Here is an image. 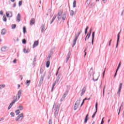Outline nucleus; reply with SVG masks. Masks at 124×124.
Segmentation results:
<instances>
[{"instance_id": "f257e3e1", "label": "nucleus", "mask_w": 124, "mask_h": 124, "mask_svg": "<svg viewBox=\"0 0 124 124\" xmlns=\"http://www.w3.org/2000/svg\"><path fill=\"white\" fill-rule=\"evenodd\" d=\"M60 107H61V105H60V104L57 105V104L54 103L52 108V112H54L55 118H56L58 116V114H59Z\"/></svg>"}, {"instance_id": "f03ea898", "label": "nucleus", "mask_w": 124, "mask_h": 124, "mask_svg": "<svg viewBox=\"0 0 124 124\" xmlns=\"http://www.w3.org/2000/svg\"><path fill=\"white\" fill-rule=\"evenodd\" d=\"M62 20H63L64 21V20H65V18H66V13H64L62 15V11L60 10L58 12V14L57 15V18H58L59 21H60V20H61V19H62Z\"/></svg>"}, {"instance_id": "7ed1b4c3", "label": "nucleus", "mask_w": 124, "mask_h": 124, "mask_svg": "<svg viewBox=\"0 0 124 124\" xmlns=\"http://www.w3.org/2000/svg\"><path fill=\"white\" fill-rule=\"evenodd\" d=\"M81 32H82V30H81L78 33V34H75V38L74 39V40L73 41L72 47H74L76 45L77 39H78V37H79V36L80 35V34H81Z\"/></svg>"}, {"instance_id": "20e7f679", "label": "nucleus", "mask_w": 124, "mask_h": 124, "mask_svg": "<svg viewBox=\"0 0 124 124\" xmlns=\"http://www.w3.org/2000/svg\"><path fill=\"white\" fill-rule=\"evenodd\" d=\"M60 79H61V75H59L57 78L56 81L53 83L52 85V87L51 89V92H53L54 88H55V86H56V84H58L59 83V81H60Z\"/></svg>"}, {"instance_id": "39448f33", "label": "nucleus", "mask_w": 124, "mask_h": 124, "mask_svg": "<svg viewBox=\"0 0 124 124\" xmlns=\"http://www.w3.org/2000/svg\"><path fill=\"white\" fill-rule=\"evenodd\" d=\"M22 92H23L22 90H19L18 91L16 97V100H14L15 101H18V100L20 99V97H21V95H22Z\"/></svg>"}, {"instance_id": "423d86ee", "label": "nucleus", "mask_w": 124, "mask_h": 124, "mask_svg": "<svg viewBox=\"0 0 124 124\" xmlns=\"http://www.w3.org/2000/svg\"><path fill=\"white\" fill-rule=\"evenodd\" d=\"M23 118L24 115L23 114V113H21L19 115V116L17 117V118H16V122H20L22 121V120H23Z\"/></svg>"}, {"instance_id": "0eeeda50", "label": "nucleus", "mask_w": 124, "mask_h": 124, "mask_svg": "<svg viewBox=\"0 0 124 124\" xmlns=\"http://www.w3.org/2000/svg\"><path fill=\"white\" fill-rule=\"evenodd\" d=\"M45 77V73L41 76V79L39 85H41L43 83V80H44V78Z\"/></svg>"}, {"instance_id": "6e6552de", "label": "nucleus", "mask_w": 124, "mask_h": 124, "mask_svg": "<svg viewBox=\"0 0 124 124\" xmlns=\"http://www.w3.org/2000/svg\"><path fill=\"white\" fill-rule=\"evenodd\" d=\"M123 86V83H121L119 87L118 88V91L117 92V94L120 96V94H121V91L122 90V87Z\"/></svg>"}, {"instance_id": "1a4fd4ad", "label": "nucleus", "mask_w": 124, "mask_h": 124, "mask_svg": "<svg viewBox=\"0 0 124 124\" xmlns=\"http://www.w3.org/2000/svg\"><path fill=\"white\" fill-rule=\"evenodd\" d=\"M16 102V101H15V100H14L10 104V105L9 106L8 108V110H9L10 109H11V108L12 107V106H13L14 104H15V103Z\"/></svg>"}, {"instance_id": "9d476101", "label": "nucleus", "mask_w": 124, "mask_h": 124, "mask_svg": "<svg viewBox=\"0 0 124 124\" xmlns=\"http://www.w3.org/2000/svg\"><path fill=\"white\" fill-rule=\"evenodd\" d=\"M121 32H119L117 34V44H116V48H118V46L119 45V41H120V34Z\"/></svg>"}, {"instance_id": "9b49d317", "label": "nucleus", "mask_w": 124, "mask_h": 124, "mask_svg": "<svg viewBox=\"0 0 124 124\" xmlns=\"http://www.w3.org/2000/svg\"><path fill=\"white\" fill-rule=\"evenodd\" d=\"M6 16L8 17V18H11L12 17V13L10 12H7L6 13Z\"/></svg>"}, {"instance_id": "f8f14e48", "label": "nucleus", "mask_w": 124, "mask_h": 124, "mask_svg": "<svg viewBox=\"0 0 124 124\" xmlns=\"http://www.w3.org/2000/svg\"><path fill=\"white\" fill-rule=\"evenodd\" d=\"M97 103H96L95 104V112L93 113V115L92 116V118H94V117L95 116V114H96V113L97 112Z\"/></svg>"}, {"instance_id": "ddd939ff", "label": "nucleus", "mask_w": 124, "mask_h": 124, "mask_svg": "<svg viewBox=\"0 0 124 124\" xmlns=\"http://www.w3.org/2000/svg\"><path fill=\"white\" fill-rule=\"evenodd\" d=\"M67 93H68V91H66L65 93H64L62 99H61V101H62V100L64 99V98L66 97V95H67Z\"/></svg>"}, {"instance_id": "4468645a", "label": "nucleus", "mask_w": 124, "mask_h": 124, "mask_svg": "<svg viewBox=\"0 0 124 124\" xmlns=\"http://www.w3.org/2000/svg\"><path fill=\"white\" fill-rule=\"evenodd\" d=\"M86 87H84L82 90H81V93H80V96H82L84 95V93H85L86 92Z\"/></svg>"}, {"instance_id": "2eb2a0df", "label": "nucleus", "mask_w": 124, "mask_h": 124, "mask_svg": "<svg viewBox=\"0 0 124 124\" xmlns=\"http://www.w3.org/2000/svg\"><path fill=\"white\" fill-rule=\"evenodd\" d=\"M20 18H21V15L20 14H18L16 16V22H20V21H21Z\"/></svg>"}, {"instance_id": "dca6fc26", "label": "nucleus", "mask_w": 124, "mask_h": 124, "mask_svg": "<svg viewBox=\"0 0 124 124\" xmlns=\"http://www.w3.org/2000/svg\"><path fill=\"white\" fill-rule=\"evenodd\" d=\"M5 33H6V30L5 29H3L1 31V34L2 35H4L5 34Z\"/></svg>"}, {"instance_id": "f3484780", "label": "nucleus", "mask_w": 124, "mask_h": 124, "mask_svg": "<svg viewBox=\"0 0 124 124\" xmlns=\"http://www.w3.org/2000/svg\"><path fill=\"white\" fill-rule=\"evenodd\" d=\"M36 46H38V41H35L33 45V48H35Z\"/></svg>"}, {"instance_id": "a211bd4d", "label": "nucleus", "mask_w": 124, "mask_h": 124, "mask_svg": "<svg viewBox=\"0 0 124 124\" xmlns=\"http://www.w3.org/2000/svg\"><path fill=\"white\" fill-rule=\"evenodd\" d=\"M94 32H93L92 33V45H93V40L94 39Z\"/></svg>"}, {"instance_id": "6ab92c4d", "label": "nucleus", "mask_w": 124, "mask_h": 124, "mask_svg": "<svg viewBox=\"0 0 124 124\" xmlns=\"http://www.w3.org/2000/svg\"><path fill=\"white\" fill-rule=\"evenodd\" d=\"M41 32H43V31H44V30H45V25L43 24L41 27Z\"/></svg>"}, {"instance_id": "aec40b11", "label": "nucleus", "mask_w": 124, "mask_h": 124, "mask_svg": "<svg viewBox=\"0 0 124 124\" xmlns=\"http://www.w3.org/2000/svg\"><path fill=\"white\" fill-rule=\"evenodd\" d=\"M56 18H57V15H54V16H53V17L51 21L50 22L51 25V24H53V22H54V21H55V20L56 19Z\"/></svg>"}, {"instance_id": "412c9836", "label": "nucleus", "mask_w": 124, "mask_h": 124, "mask_svg": "<svg viewBox=\"0 0 124 124\" xmlns=\"http://www.w3.org/2000/svg\"><path fill=\"white\" fill-rule=\"evenodd\" d=\"M89 114H87L86 117H85V119L84 120V123L86 124L87 123V122H88V120H89Z\"/></svg>"}, {"instance_id": "4be33fe9", "label": "nucleus", "mask_w": 124, "mask_h": 124, "mask_svg": "<svg viewBox=\"0 0 124 124\" xmlns=\"http://www.w3.org/2000/svg\"><path fill=\"white\" fill-rule=\"evenodd\" d=\"M7 48V46H2L1 48V51H2V52H5V49Z\"/></svg>"}, {"instance_id": "5701e85b", "label": "nucleus", "mask_w": 124, "mask_h": 124, "mask_svg": "<svg viewBox=\"0 0 124 124\" xmlns=\"http://www.w3.org/2000/svg\"><path fill=\"white\" fill-rule=\"evenodd\" d=\"M80 102H81V99H79L78 100L75 104H76L77 105H78L79 106V105H80Z\"/></svg>"}, {"instance_id": "b1692460", "label": "nucleus", "mask_w": 124, "mask_h": 124, "mask_svg": "<svg viewBox=\"0 0 124 124\" xmlns=\"http://www.w3.org/2000/svg\"><path fill=\"white\" fill-rule=\"evenodd\" d=\"M35 23L34 18H32L30 21V25H33Z\"/></svg>"}, {"instance_id": "393cba45", "label": "nucleus", "mask_w": 124, "mask_h": 124, "mask_svg": "<svg viewBox=\"0 0 124 124\" xmlns=\"http://www.w3.org/2000/svg\"><path fill=\"white\" fill-rule=\"evenodd\" d=\"M44 72V68H41L40 70V74L42 75L43 74V72Z\"/></svg>"}, {"instance_id": "a878e982", "label": "nucleus", "mask_w": 124, "mask_h": 124, "mask_svg": "<svg viewBox=\"0 0 124 124\" xmlns=\"http://www.w3.org/2000/svg\"><path fill=\"white\" fill-rule=\"evenodd\" d=\"M27 87H29L30 86V84H31V80H27L26 82L25 83Z\"/></svg>"}, {"instance_id": "bb28decb", "label": "nucleus", "mask_w": 124, "mask_h": 124, "mask_svg": "<svg viewBox=\"0 0 124 124\" xmlns=\"http://www.w3.org/2000/svg\"><path fill=\"white\" fill-rule=\"evenodd\" d=\"M78 107H79V106L78 105L75 104V106L74 107V110H76L77 109H78Z\"/></svg>"}, {"instance_id": "cd10ccee", "label": "nucleus", "mask_w": 124, "mask_h": 124, "mask_svg": "<svg viewBox=\"0 0 124 124\" xmlns=\"http://www.w3.org/2000/svg\"><path fill=\"white\" fill-rule=\"evenodd\" d=\"M46 66L48 68L50 66V61H47L46 63Z\"/></svg>"}, {"instance_id": "c85d7f7f", "label": "nucleus", "mask_w": 124, "mask_h": 124, "mask_svg": "<svg viewBox=\"0 0 124 124\" xmlns=\"http://www.w3.org/2000/svg\"><path fill=\"white\" fill-rule=\"evenodd\" d=\"M70 58V53H68L67 55V58H66V62H68V60H69Z\"/></svg>"}, {"instance_id": "c756f323", "label": "nucleus", "mask_w": 124, "mask_h": 124, "mask_svg": "<svg viewBox=\"0 0 124 124\" xmlns=\"http://www.w3.org/2000/svg\"><path fill=\"white\" fill-rule=\"evenodd\" d=\"M70 15L71 16H73V15H74V11H73V10L70 11Z\"/></svg>"}, {"instance_id": "7c9ffc66", "label": "nucleus", "mask_w": 124, "mask_h": 124, "mask_svg": "<svg viewBox=\"0 0 124 124\" xmlns=\"http://www.w3.org/2000/svg\"><path fill=\"white\" fill-rule=\"evenodd\" d=\"M18 108L20 111H22V110L24 109V107L23 106H19L18 107Z\"/></svg>"}, {"instance_id": "2f4dec72", "label": "nucleus", "mask_w": 124, "mask_h": 124, "mask_svg": "<svg viewBox=\"0 0 124 124\" xmlns=\"http://www.w3.org/2000/svg\"><path fill=\"white\" fill-rule=\"evenodd\" d=\"M73 7H76V0H74L73 4Z\"/></svg>"}, {"instance_id": "473e14b6", "label": "nucleus", "mask_w": 124, "mask_h": 124, "mask_svg": "<svg viewBox=\"0 0 124 124\" xmlns=\"http://www.w3.org/2000/svg\"><path fill=\"white\" fill-rule=\"evenodd\" d=\"M85 100H88V98H85L83 100V101L81 104L80 107H82V106L83 105V104H84V102H85Z\"/></svg>"}, {"instance_id": "72a5a7b5", "label": "nucleus", "mask_w": 124, "mask_h": 124, "mask_svg": "<svg viewBox=\"0 0 124 124\" xmlns=\"http://www.w3.org/2000/svg\"><path fill=\"white\" fill-rule=\"evenodd\" d=\"M4 87H5V85H4V84L0 85V90L3 89V88H4Z\"/></svg>"}, {"instance_id": "f704fd0d", "label": "nucleus", "mask_w": 124, "mask_h": 124, "mask_svg": "<svg viewBox=\"0 0 124 124\" xmlns=\"http://www.w3.org/2000/svg\"><path fill=\"white\" fill-rule=\"evenodd\" d=\"M16 115H19V114H20V110L19 109H17L16 111Z\"/></svg>"}, {"instance_id": "c9c22d12", "label": "nucleus", "mask_w": 124, "mask_h": 124, "mask_svg": "<svg viewBox=\"0 0 124 124\" xmlns=\"http://www.w3.org/2000/svg\"><path fill=\"white\" fill-rule=\"evenodd\" d=\"M88 30H89V26H87L86 28L85 29V33L86 34L87 32H88Z\"/></svg>"}, {"instance_id": "e433bc0d", "label": "nucleus", "mask_w": 124, "mask_h": 124, "mask_svg": "<svg viewBox=\"0 0 124 124\" xmlns=\"http://www.w3.org/2000/svg\"><path fill=\"white\" fill-rule=\"evenodd\" d=\"M23 52H24V53H25V54H27V53H29V51L27 50V49H26V48H24Z\"/></svg>"}, {"instance_id": "4c0bfd02", "label": "nucleus", "mask_w": 124, "mask_h": 124, "mask_svg": "<svg viewBox=\"0 0 124 124\" xmlns=\"http://www.w3.org/2000/svg\"><path fill=\"white\" fill-rule=\"evenodd\" d=\"M105 71H106V68H105L104 71L103 72V78H104V75L105 74Z\"/></svg>"}, {"instance_id": "58836bf2", "label": "nucleus", "mask_w": 124, "mask_h": 124, "mask_svg": "<svg viewBox=\"0 0 124 124\" xmlns=\"http://www.w3.org/2000/svg\"><path fill=\"white\" fill-rule=\"evenodd\" d=\"M16 24H13L12 25V28L13 29V30H14V29H16Z\"/></svg>"}, {"instance_id": "ea45409f", "label": "nucleus", "mask_w": 124, "mask_h": 124, "mask_svg": "<svg viewBox=\"0 0 124 124\" xmlns=\"http://www.w3.org/2000/svg\"><path fill=\"white\" fill-rule=\"evenodd\" d=\"M23 33H26V27H24L23 28Z\"/></svg>"}, {"instance_id": "a19ab883", "label": "nucleus", "mask_w": 124, "mask_h": 124, "mask_svg": "<svg viewBox=\"0 0 124 124\" xmlns=\"http://www.w3.org/2000/svg\"><path fill=\"white\" fill-rule=\"evenodd\" d=\"M10 115L11 117H14V116L15 115V113H14V112H11Z\"/></svg>"}, {"instance_id": "79ce46f5", "label": "nucleus", "mask_w": 124, "mask_h": 124, "mask_svg": "<svg viewBox=\"0 0 124 124\" xmlns=\"http://www.w3.org/2000/svg\"><path fill=\"white\" fill-rule=\"evenodd\" d=\"M91 33H92V29L90 30V33H89V34L88 35V39H89L90 38V36H91Z\"/></svg>"}, {"instance_id": "37998d69", "label": "nucleus", "mask_w": 124, "mask_h": 124, "mask_svg": "<svg viewBox=\"0 0 124 124\" xmlns=\"http://www.w3.org/2000/svg\"><path fill=\"white\" fill-rule=\"evenodd\" d=\"M7 20L6 17L4 16L3 17V21H4V22H6Z\"/></svg>"}, {"instance_id": "c03bdc74", "label": "nucleus", "mask_w": 124, "mask_h": 124, "mask_svg": "<svg viewBox=\"0 0 124 124\" xmlns=\"http://www.w3.org/2000/svg\"><path fill=\"white\" fill-rule=\"evenodd\" d=\"M22 5V1H19L18 2V6H21Z\"/></svg>"}, {"instance_id": "a18cd8bd", "label": "nucleus", "mask_w": 124, "mask_h": 124, "mask_svg": "<svg viewBox=\"0 0 124 124\" xmlns=\"http://www.w3.org/2000/svg\"><path fill=\"white\" fill-rule=\"evenodd\" d=\"M86 51H87V49L85 48L84 51V53H85L84 57H86V56L87 55V52H86Z\"/></svg>"}, {"instance_id": "49530a36", "label": "nucleus", "mask_w": 124, "mask_h": 124, "mask_svg": "<svg viewBox=\"0 0 124 124\" xmlns=\"http://www.w3.org/2000/svg\"><path fill=\"white\" fill-rule=\"evenodd\" d=\"M22 43H23V44H26V41L25 39H23L22 40Z\"/></svg>"}, {"instance_id": "de8ad7c7", "label": "nucleus", "mask_w": 124, "mask_h": 124, "mask_svg": "<svg viewBox=\"0 0 124 124\" xmlns=\"http://www.w3.org/2000/svg\"><path fill=\"white\" fill-rule=\"evenodd\" d=\"M86 3H87L88 5H90V0H87L86 1Z\"/></svg>"}, {"instance_id": "09e8293b", "label": "nucleus", "mask_w": 124, "mask_h": 124, "mask_svg": "<svg viewBox=\"0 0 124 124\" xmlns=\"http://www.w3.org/2000/svg\"><path fill=\"white\" fill-rule=\"evenodd\" d=\"M105 86L104 87V89L103 91V97H104V92H105Z\"/></svg>"}, {"instance_id": "8fccbe9b", "label": "nucleus", "mask_w": 124, "mask_h": 124, "mask_svg": "<svg viewBox=\"0 0 124 124\" xmlns=\"http://www.w3.org/2000/svg\"><path fill=\"white\" fill-rule=\"evenodd\" d=\"M91 6H92V7H93L94 6V2L91 3Z\"/></svg>"}, {"instance_id": "3c124183", "label": "nucleus", "mask_w": 124, "mask_h": 124, "mask_svg": "<svg viewBox=\"0 0 124 124\" xmlns=\"http://www.w3.org/2000/svg\"><path fill=\"white\" fill-rule=\"evenodd\" d=\"M103 120H104V117H103L102 119V121L101 122V124H104V121H103Z\"/></svg>"}, {"instance_id": "603ef678", "label": "nucleus", "mask_w": 124, "mask_h": 124, "mask_svg": "<svg viewBox=\"0 0 124 124\" xmlns=\"http://www.w3.org/2000/svg\"><path fill=\"white\" fill-rule=\"evenodd\" d=\"M61 68V67H59L58 68V70H57V72L56 74V76H57V75H58V73H59V70H60V69Z\"/></svg>"}, {"instance_id": "864d4df0", "label": "nucleus", "mask_w": 124, "mask_h": 124, "mask_svg": "<svg viewBox=\"0 0 124 124\" xmlns=\"http://www.w3.org/2000/svg\"><path fill=\"white\" fill-rule=\"evenodd\" d=\"M121 109H122V105H121V106L120 107V108L119 109L118 115H120V113L121 112Z\"/></svg>"}, {"instance_id": "5fc2aeb1", "label": "nucleus", "mask_w": 124, "mask_h": 124, "mask_svg": "<svg viewBox=\"0 0 124 124\" xmlns=\"http://www.w3.org/2000/svg\"><path fill=\"white\" fill-rule=\"evenodd\" d=\"M111 42H112V39H111L109 42V43H108V46H111Z\"/></svg>"}, {"instance_id": "6e6d98bb", "label": "nucleus", "mask_w": 124, "mask_h": 124, "mask_svg": "<svg viewBox=\"0 0 124 124\" xmlns=\"http://www.w3.org/2000/svg\"><path fill=\"white\" fill-rule=\"evenodd\" d=\"M87 39H88V37H89V34H87L86 37H85V41H87Z\"/></svg>"}, {"instance_id": "4d7b16f0", "label": "nucleus", "mask_w": 124, "mask_h": 124, "mask_svg": "<svg viewBox=\"0 0 124 124\" xmlns=\"http://www.w3.org/2000/svg\"><path fill=\"white\" fill-rule=\"evenodd\" d=\"M118 72L116 71L114 76V78H116V77L117 76V73Z\"/></svg>"}, {"instance_id": "13d9d810", "label": "nucleus", "mask_w": 124, "mask_h": 124, "mask_svg": "<svg viewBox=\"0 0 124 124\" xmlns=\"http://www.w3.org/2000/svg\"><path fill=\"white\" fill-rule=\"evenodd\" d=\"M0 15H3V12H2V10H1L0 11Z\"/></svg>"}, {"instance_id": "bf43d9fd", "label": "nucleus", "mask_w": 124, "mask_h": 124, "mask_svg": "<svg viewBox=\"0 0 124 124\" xmlns=\"http://www.w3.org/2000/svg\"><path fill=\"white\" fill-rule=\"evenodd\" d=\"M93 81H97V80H98V78H97V79H94V78H93Z\"/></svg>"}, {"instance_id": "052dcab7", "label": "nucleus", "mask_w": 124, "mask_h": 124, "mask_svg": "<svg viewBox=\"0 0 124 124\" xmlns=\"http://www.w3.org/2000/svg\"><path fill=\"white\" fill-rule=\"evenodd\" d=\"M19 78H20L21 80H23V76L22 75L19 76Z\"/></svg>"}, {"instance_id": "680f3d73", "label": "nucleus", "mask_w": 124, "mask_h": 124, "mask_svg": "<svg viewBox=\"0 0 124 124\" xmlns=\"http://www.w3.org/2000/svg\"><path fill=\"white\" fill-rule=\"evenodd\" d=\"M90 44H91V42H88V43L86 44L87 47H88V46H89V45H90Z\"/></svg>"}, {"instance_id": "e2e57ef3", "label": "nucleus", "mask_w": 124, "mask_h": 124, "mask_svg": "<svg viewBox=\"0 0 124 124\" xmlns=\"http://www.w3.org/2000/svg\"><path fill=\"white\" fill-rule=\"evenodd\" d=\"M13 7H16V3H14Z\"/></svg>"}, {"instance_id": "0e129e2a", "label": "nucleus", "mask_w": 124, "mask_h": 124, "mask_svg": "<svg viewBox=\"0 0 124 124\" xmlns=\"http://www.w3.org/2000/svg\"><path fill=\"white\" fill-rule=\"evenodd\" d=\"M49 124H52V120H49L48 122Z\"/></svg>"}, {"instance_id": "69168bd1", "label": "nucleus", "mask_w": 124, "mask_h": 124, "mask_svg": "<svg viewBox=\"0 0 124 124\" xmlns=\"http://www.w3.org/2000/svg\"><path fill=\"white\" fill-rule=\"evenodd\" d=\"M50 77H51V75H49L47 76V79H48V80H49V79H50Z\"/></svg>"}, {"instance_id": "338daca9", "label": "nucleus", "mask_w": 124, "mask_h": 124, "mask_svg": "<svg viewBox=\"0 0 124 124\" xmlns=\"http://www.w3.org/2000/svg\"><path fill=\"white\" fill-rule=\"evenodd\" d=\"M17 86H18L17 89L18 90H19L20 89V87H21V85H20V84H18Z\"/></svg>"}, {"instance_id": "774afa93", "label": "nucleus", "mask_w": 124, "mask_h": 124, "mask_svg": "<svg viewBox=\"0 0 124 124\" xmlns=\"http://www.w3.org/2000/svg\"><path fill=\"white\" fill-rule=\"evenodd\" d=\"M16 61H17V60H16V59H15V60L13 61L14 63H16Z\"/></svg>"}]
</instances>
